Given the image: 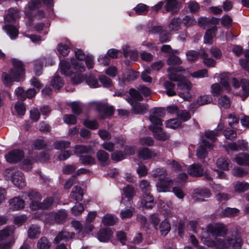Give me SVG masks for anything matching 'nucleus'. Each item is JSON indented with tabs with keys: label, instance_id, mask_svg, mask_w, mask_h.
Masks as SVG:
<instances>
[{
	"label": "nucleus",
	"instance_id": "obj_1",
	"mask_svg": "<svg viewBox=\"0 0 249 249\" xmlns=\"http://www.w3.org/2000/svg\"><path fill=\"white\" fill-rule=\"evenodd\" d=\"M13 68L9 73L3 72L1 75V80L3 84L7 87L12 86L14 81H19L23 77L24 74V68L23 63L15 59H11Z\"/></svg>",
	"mask_w": 249,
	"mask_h": 249
},
{
	"label": "nucleus",
	"instance_id": "obj_2",
	"mask_svg": "<svg viewBox=\"0 0 249 249\" xmlns=\"http://www.w3.org/2000/svg\"><path fill=\"white\" fill-rule=\"evenodd\" d=\"M242 245L241 239L239 237L229 239L226 242L221 239L216 238L215 240L208 244L210 247H215L220 249H240Z\"/></svg>",
	"mask_w": 249,
	"mask_h": 249
},
{
	"label": "nucleus",
	"instance_id": "obj_3",
	"mask_svg": "<svg viewBox=\"0 0 249 249\" xmlns=\"http://www.w3.org/2000/svg\"><path fill=\"white\" fill-rule=\"evenodd\" d=\"M221 80L220 84L214 83L211 85V92L213 96H217L223 92L224 89H226L228 92L231 91L229 82L228 77L225 74L221 75Z\"/></svg>",
	"mask_w": 249,
	"mask_h": 249
},
{
	"label": "nucleus",
	"instance_id": "obj_4",
	"mask_svg": "<svg viewBox=\"0 0 249 249\" xmlns=\"http://www.w3.org/2000/svg\"><path fill=\"white\" fill-rule=\"evenodd\" d=\"M178 93L179 97L186 101H189L192 99V95L190 93L192 89V83L187 79L183 80V81L178 83Z\"/></svg>",
	"mask_w": 249,
	"mask_h": 249
},
{
	"label": "nucleus",
	"instance_id": "obj_5",
	"mask_svg": "<svg viewBox=\"0 0 249 249\" xmlns=\"http://www.w3.org/2000/svg\"><path fill=\"white\" fill-rule=\"evenodd\" d=\"M165 111L161 108L156 107L152 109L149 117V120L152 124L151 125L161 126L162 125L161 118L164 116Z\"/></svg>",
	"mask_w": 249,
	"mask_h": 249
},
{
	"label": "nucleus",
	"instance_id": "obj_6",
	"mask_svg": "<svg viewBox=\"0 0 249 249\" xmlns=\"http://www.w3.org/2000/svg\"><path fill=\"white\" fill-rule=\"evenodd\" d=\"M212 102L213 98L211 95H200L193 103L190 105L189 109L191 111L194 112L200 106L210 104Z\"/></svg>",
	"mask_w": 249,
	"mask_h": 249
},
{
	"label": "nucleus",
	"instance_id": "obj_7",
	"mask_svg": "<svg viewBox=\"0 0 249 249\" xmlns=\"http://www.w3.org/2000/svg\"><path fill=\"white\" fill-rule=\"evenodd\" d=\"M207 231L216 236H224L227 232L225 226L222 223L214 225L209 224L207 227Z\"/></svg>",
	"mask_w": 249,
	"mask_h": 249
},
{
	"label": "nucleus",
	"instance_id": "obj_8",
	"mask_svg": "<svg viewBox=\"0 0 249 249\" xmlns=\"http://www.w3.org/2000/svg\"><path fill=\"white\" fill-rule=\"evenodd\" d=\"M97 109L100 114V118L105 119L113 114L114 109L113 107L107 104H99Z\"/></svg>",
	"mask_w": 249,
	"mask_h": 249
},
{
	"label": "nucleus",
	"instance_id": "obj_9",
	"mask_svg": "<svg viewBox=\"0 0 249 249\" xmlns=\"http://www.w3.org/2000/svg\"><path fill=\"white\" fill-rule=\"evenodd\" d=\"M212 144L205 140L204 137H201V143L198 147L196 151L197 157L199 159H204L207 154V149H210Z\"/></svg>",
	"mask_w": 249,
	"mask_h": 249
},
{
	"label": "nucleus",
	"instance_id": "obj_10",
	"mask_svg": "<svg viewBox=\"0 0 249 249\" xmlns=\"http://www.w3.org/2000/svg\"><path fill=\"white\" fill-rule=\"evenodd\" d=\"M28 196L31 200L30 208L33 210L38 209V206L41 199L40 194L36 191H31L28 193Z\"/></svg>",
	"mask_w": 249,
	"mask_h": 249
},
{
	"label": "nucleus",
	"instance_id": "obj_11",
	"mask_svg": "<svg viewBox=\"0 0 249 249\" xmlns=\"http://www.w3.org/2000/svg\"><path fill=\"white\" fill-rule=\"evenodd\" d=\"M148 128L153 133L154 137L156 139L166 141L169 137V135L163 131L161 126L149 125Z\"/></svg>",
	"mask_w": 249,
	"mask_h": 249
},
{
	"label": "nucleus",
	"instance_id": "obj_12",
	"mask_svg": "<svg viewBox=\"0 0 249 249\" xmlns=\"http://www.w3.org/2000/svg\"><path fill=\"white\" fill-rule=\"evenodd\" d=\"M13 184L19 188H22L26 185L25 179L22 173L19 171L15 172L11 177Z\"/></svg>",
	"mask_w": 249,
	"mask_h": 249
},
{
	"label": "nucleus",
	"instance_id": "obj_13",
	"mask_svg": "<svg viewBox=\"0 0 249 249\" xmlns=\"http://www.w3.org/2000/svg\"><path fill=\"white\" fill-rule=\"evenodd\" d=\"M24 153L22 150H14L5 155L6 160L9 163H16L19 161L23 157Z\"/></svg>",
	"mask_w": 249,
	"mask_h": 249
},
{
	"label": "nucleus",
	"instance_id": "obj_14",
	"mask_svg": "<svg viewBox=\"0 0 249 249\" xmlns=\"http://www.w3.org/2000/svg\"><path fill=\"white\" fill-rule=\"evenodd\" d=\"M141 205L143 209H152L155 205L154 197L150 193L144 194L141 199Z\"/></svg>",
	"mask_w": 249,
	"mask_h": 249
},
{
	"label": "nucleus",
	"instance_id": "obj_15",
	"mask_svg": "<svg viewBox=\"0 0 249 249\" xmlns=\"http://www.w3.org/2000/svg\"><path fill=\"white\" fill-rule=\"evenodd\" d=\"M224 129L223 124L220 123L217 127V129L213 131H207L204 133V136L213 142L215 141L216 137L220 134L221 131Z\"/></svg>",
	"mask_w": 249,
	"mask_h": 249
},
{
	"label": "nucleus",
	"instance_id": "obj_16",
	"mask_svg": "<svg viewBox=\"0 0 249 249\" xmlns=\"http://www.w3.org/2000/svg\"><path fill=\"white\" fill-rule=\"evenodd\" d=\"M158 156V154L154 151L147 148H141L138 152V156L143 160L150 159Z\"/></svg>",
	"mask_w": 249,
	"mask_h": 249
},
{
	"label": "nucleus",
	"instance_id": "obj_17",
	"mask_svg": "<svg viewBox=\"0 0 249 249\" xmlns=\"http://www.w3.org/2000/svg\"><path fill=\"white\" fill-rule=\"evenodd\" d=\"M173 184L172 180L168 178H160L157 183V190L159 192H165Z\"/></svg>",
	"mask_w": 249,
	"mask_h": 249
},
{
	"label": "nucleus",
	"instance_id": "obj_18",
	"mask_svg": "<svg viewBox=\"0 0 249 249\" xmlns=\"http://www.w3.org/2000/svg\"><path fill=\"white\" fill-rule=\"evenodd\" d=\"M10 209L17 211L22 209L24 206V201L19 197H15L9 201Z\"/></svg>",
	"mask_w": 249,
	"mask_h": 249
},
{
	"label": "nucleus",
	"instance_id": "obj_19",
	"mask_svg": "<svg viewBox=\"0 0 249 249\" xmlns=\"http://www.w3.org/2000/svg\"><path fill=\"white\" fill-rule=\"evenodd\" d=\"M210 196V192L207 189L196 190L193 194V198L196 201H204L206 198H208Z\"/></svg>",
	"mask_w": 249,
	"mask_h": 249
},
{
	"label": "nucleus",
	"instance_id": "obj_20",
	"mask_svg": "<svg viewBox=\"0 0 249 249\" xmlns=\"http://www.w3.org/2000/svg\"><path fill=\"white\" fill-rule=\"evenodd\" d=\"M75 234L74 232H70L66 230H63L57 235L54 239V242L57 243L62 240H68L73 238Z\"/></svg>",
	"mask_w": 249,
	"mask_h": 249
},
{
	"label": "nucleus",
	"instance_id": "obj_21",
	"mask_svg": "<svg viewBox=\"0 0 249 249\" xmlns=\"http://www.w3.org/2000/svg\"><path fill=\"white\" fill-rule=\"evenodd\" d=\"M112 234L113 232L110 229H103L99 231L97 234V237L101 242H107L110 239Z\"/></svg>",
	"mask_w": 249,
	"mask_h": 249
},
{
	"label": "nucleus",
	"instance_id": "obj_22",
	"mask_svg": "<svg viewBox=\"0 0 249 249\" xmlns=\"http://www.w3.org/2000/svg\"><path fill=\"white\" fill-rule=\"evenodd\" d=\"M233 161L239 165L249 166V155L247 153H240L235 156Z\"/></svg>",
	"mask_w": 249,
	"mask_h": 249
},
{
	"label": "nucleus",
	"instance_id": "obj_23",
	"mask_svg": "<svg viewBox=\"0 0 249 249\" xmlns=\"http://www.w3.org/2000/svg\"><path fill=\"white\" fill-rule=\"evenodd\" d=\"M188 172L191 176L200 177L203 175V169L199 164H194L189 167Z\"/></svg>",
	"mask_w": 249,
	"mask_h": 249
},
{
	"label": "nucleus",
	"instance_id": "obj_24",
	"mask_svg": "<svg viewBox=\"0 0 249 249\" xmlns=\"http://www.w3.org/2000/svg\"><path fill=\"white\" fill-rule=\"evenodd\" d=\"M174 70L173 67H171L168 68L167 71L168 73V77L169 79L171 81L178 82V83L186 79L184 76L176 74L175 73L176 71Z\"/></svg>",
	"mask_w": 249,
	"mask_h": 249
},
{
	"label": "nucleus",
	"instance_id": "obj_25",
	"mask_svg": "<svg viewBox=\"0 0 249 249\" xmlns=\"http://www.w3.org/2000/svg\"><path fill=\"white\" fill-rule=\"evenodd\" d=\"M96 155L98 160L102 165L105 166L108 164L109 155L107 152L104 150H100L97 152Z\"/></svg>",
	"mask_w": 249,
	"mask_h": 249
},
{
	"label": "nucleus",
	"instance_id": "obj_26",
	"mask_svg": "<svg viewBox=\"0 0 249 249\" xmlns=\"http://www.w3.org/2000/svg\"><path fill=\"white\" fill-rule=\"evenodd\" d=\"M50 216L54 218V220L58 224L64 222L67 216V214L65 210L59 211L57 213H51Z\"/></svg>",
	"mask_w": 249,
	"mask_h": 249
},
{
	"label": "nucleus",
	"instance_id": "obj_27",
	"mask_svg": "<svg viewBox=\"0 0 249 249\" xmlns=\"http://www.w3.org/2000/svg\"><path fill=\"white\" fill-rule=\"evenodd\" d=\"M178 53L177 50H174L172 54H170L167 60V64L169 65H180L182 61L176 54Z\"/></svg>",
	"mask_w": 249,
	"mask_h": 249
},
{
	"label": "nucleus",
	"instance_id": "obj_28",
	"mask_svg": "<svg viewBox=\"0 0 249 249\" xmlns=\"http://www.w3.org/2000/svg\"><path fill=\"white\" fill-rule=\"evenodd\" d=\"M83 196V190L78 186H74L71 191V196L77 201H80L82 200Z\"/></svg>",
	"mask_w": 249,
	"mask_h": 249
},
{
	"label": "nucleus",
	"instance_id": "obj_29",
	"mask_svg": "<svg viewBox=\"0 0 249 249\" xmlns=\"http://www.w3.org/2000/svg\"><path fill=\"white\" fill-rule=\"evenodd\" d=\"M216 31V28L215 26L206 31L204 38V43L209 44L213 43V36H215Z\"/></svg>",
	"mask_w": 249,
	"mask_h": 249
},
{
	"label": "nucleus",
	"instance_id": "obj_30",
	"mask_svg": "<svg viewBox=\"0 0 249 249\" xmlns=\"http://www.w3.org/2000/svg\"><path fill=\"white\" fill-rule=\"evenodd\" d=\"M40 233V227L36 225H31L28 231V235L30 239H36L37 238Z\"/></svg>",
	"mask_w": 249,
	"mask_h": 249
},
{
	"label": "nucleus",
	"instance_id": "obj_31",
	"mask_svg": "<svg viewBox=\"0 0 249 249\" xmlns=\"http://www.w3.org/2000/svg\"><path fill=\"white\" fill-rule=\"evenodd\" d=\"M160 231L161 235L165 236L171 230V225L169 221L165 219L160 225Z\"/></svg>",
	"mask_w": 249,
	"mask_h": 249
},
{
	"label": "nucleus",
	"instance_id": "obj_32",
	"mask_svg": "<svg viewBox=\"0 0 249 249\" xmlns=\"http://www.w3.org/2000/svg\"><path fill=\"white\" fill-rule=\"evenodd\" d=\"M19 17V12L17 9L10 8L8 10V13L6 16L4 18L5 21L12 22L14 21L17 18Z\"/></svg>",
	"mask_w": 249,
	"mask_h": 249
},
{
	"label": "nucleus",
	"instance_id": "obj_33",
	"mask_svg": "<svg viewBox=\"0 0 249 249\" xmlns=\"http://www.w3.org/2000/svg\"><path fill=\"white\" fill-rule=\"evenodd\" d=\"M75 153L77 154L85 153L93 154L94 152L89 146H87L82 145H77L75 146Z\"/></svg>",
	"mask_w": 249,
	"mask_h": 249
},
{
	"label": "nucleus",
	"instance_id": "obj_34",
	"mask_svg": "<svg viewBox=\"0 0 249 249\" xmlns=\"http://www.w3.org/2000/svg\"><path fill=\"white\" fill-rule=\"evenodd\" d=\"M200 55L203 57V62L204 64L208 67H214L216 64L215 61L212 58H209L208 54L204 50H201L200 52Z\"/></svg>",
	"mask_w": 249,
	"mask_h": 249
},
{
	"label": "nucleus",
	"instance_id": "obj_35",
	"mask_svg": "<svg viewBox=\"0 0 249 249\" xmlns=\"http://www.w3.org/2000/svg\"><path fill=\"white\" fill-rule=\"evenodd\" d=\"M3 29L6 30L7 33L10 36L11 38H15L18 35V30L16 27L7 24L3 26Z\"/></svg>",
	"mask_w": 249,
	"mask_h": 249
},
{
	"label": "nucleus",
	"instance_id": "obj_36",
	"mask_svg": "<svg viewBox=\"0 0 249 249\" xmlns=\"http://www.w3.org/2000/svg\"><path fill=\"white\" fill-rule=\"evenodd\" d=\"M135 13L138 15H145L149 11V7L143 3H139L134 8Z\"/></svg>",
	"mask_w": 249,
	"mask_h": 249
},
{
	"label": "nucleus",
	"instance_id": "obj_37",
	"mask_svg": "<svg viewBox=\"0 0 249 249\" xmlns=\"http://www.w3.org/2000/svg\"><path fill=\"white\" fill-rule=\"evenodd\" d=\"M60 71L62 74L68 76L71 74L69 62L66 60H61L60 63Z\"/></svg>",
	"mask_w": 249,
	"mask_h": 249
},
{
	"label": "nucleus",
	"instance_id": "obj_38",
	"mask_svg": "<svg viewBox=\"0 0 249 249\" xmlns=\"http://www.w3.org/2000/svg\"><path fill=\"white\" fill-rule=\"evenodd\" d=\"M230 160L226 158L221 157L218 159L216 164L217 167L224 170H228Z\"/></svg>",
	"mask_w": 249,
	"mask_h": 249
},
{
	"label": "nucleus",
	"instance_id": "obj_39",
	"mask_svg": "<svg viewBox=\"0 0 249 249\" xmlns=\"http://www.w3.org/2000/svg\"><path fill=\"white\" fill-rule=\"evenodd\" d=\"M123 193L125 196L130 200L136 195V191L132 186L128 185L124 188Z\"/></svg>",
	"mask_w": 249,
	"mask_h": 249
},
{
	"label": "nucleus",
	"instance_id": "obj_40",
	"mask_svg": "<svg viewBox=\"0 0 249 249\" xmlns=\"http://www.w3.org/2000/svg\"><path fill=\"white\" fill-rule=\"evenodd\" d=\"M181 21L179 18H174L168 25L170 31H177L180 28Z\"/></svg>",
	"mask_w": 249,
	"mask_h": 249
},
{
	"label": "nucleus",
	"instance_id": "obj_41",
	"mask_svg": "<svg viewBox=\"0 0 249 249\" xmlns=\"http://www.w3.org/2000/svg\"><path fill=\"white\" fill-rule=\"evenodd\" d=\"M164 86L166 89V93L169 96H172L177 94L174 90L175 85L169 81H166L164 83Z\"/></svg>",
	"mask_w": 249,
	"mask_h": 249
},
{
	"label": "nucleus",
	"instance_id": "obj_42",
	"mask_svg": "<svg viewBox=\"0 0 249 249\" xmlns=\"http://www.w3.org/2000/svg\"><path fill=\"white\" fill-rule=\"evenodd\" d=\"M51 245L48 239L45 237H41L37 242V248L38 249H49Z\"/></svg>",
	"mask_w": 249,
	"mask_h": 249
},
{
	"label": "nucleus",
	"instance_id": "obj_43",
	"mask_svg": "<svg viewBox=\"0 0 249 249\" xmlns=\"http://www.w3.org/2000/svg\"><path fill=\"white\" fill-rule=\"evenodd\" d=\"M218 103L220 107L225 108H228L231 106L230 100L229 97L225 95H221L219 98Z\"/></svg>",
	"mask_w": 249,
	"mask_h": 249
},
{
	"label": "nucleus",
	"instance_id": "obj_44",
	"mask_svg": "<svg viewBox=\"0 0 249 249\" xmlns=\"http://www.w3.org/2000/svg\"><path fill=\"white\" fill-rule=\"evenodd\" d=\"M239 211L235 208H227L222 211L221 214L223 216L234 217L237 216Z\"/></svg>",
	"mask_w": 249,
	"mask_h": 249
},
{
	"label": "nucleus",
	"instance_id": "obj_45",
	"mask_svg": "<svg viewBox=\"0 0 249 249\" xmlns=\"http://www.w3.org/2000/svg\"><path fill=\"white\" fill-rule=\"evenodd\" d=\"M148 107L147 104L137 103L133 106V111L136 114H142L146 112Z\"/></svg>",
	"mask_w": 249,
	"mask_h": 249
},
{
	"label": "nucleus",
	"instance_id": "obj_46",
	"mask_svg": "<svg viewBox=\"0 0 249 249\" xmlns=\"http://www.w3.org/2000/svg\"><path fill=\"white\" fill-rule=\"evenodd\" d=\"M249 189V184L245 182H238L234 186V191L238 193L244 192Z\"/></svg>",
	"mask_w": 249,
	"mask_h": 249
},
{
	"label": "nucleus",
	"instance_id": "obj_47",
	"mask_svg": "<svg viewBox=\"0 0 249 249\" xmlns=\"http://www.w3.org/2000/svg\"><path fill=\"white\" fill-rule=\"evenodd\" d=\"M79 160L83 164L90 165L95 163V159L90 155H82L80 157Z\"/></svg>",
	"mask_w": 249,
	"mask_h": 249
},
{
	"label": "nucleus",
	"instance_id": "obj_48",
	"mask_svg": "<svg viewBox=\"0 0 249 249\" xmlns=\"http://www.w3.org/2000/svg\"><path fill=\"white\" fill-rule=\"evenodd\" d=\"M232 174L236 177L242 178L248 174V171L239 167H234L232 170Z\"/></svg>",
	"mask_w": 249,
	"mask_h": 249
},
{
	"label": "nucleus",
	"instance_id": "obj_49",
	"mask_svg": "<svg viewBox=\"0 0 249 249\" xmlns=\"http://www.w3.org/2000/svg\"><path fill=\"white\" fill-rule=\"evenodd\" d=\"M87 84L91 88H95L99 86L97 79L92 75H89L86 79Z\"/></svg>",
	"mask_w": 249,
	"mask_h": 249
},
{
	"label": "nucleus",
	"instance_id": "obj_50",
	"mask_svg": "<svg viewBox=\"0 0 249 249\" xmlns=\"http://www.w3.org/2000/svg\"><path fill=\"white\" fill-rule=\"evenodd\" d=\"M102 222L105 225L112 226L116 223V219L112 215L107 214L103 217Z\"/></svg>",
	"mask_w": 249,
	"mask_h": 249
},
{
	"label": "nucleus",
	"instance_id": "obj_51",
	"mask_svg": "<svg viewBox=\"0 0 249 249\" xmlns=\"http://www.w3.org/2000/svg\"><path fill=\"white\" fill-rule=\"evenodd\" d=\"M223 134L226 139L234 140L237 137V133L235 130L230 128H227L223 131Z\"/></svg>",
	"mask_w": 249,
	"mask_h": 249
},
{
	"label": "nucleus",
	"instance_id": "obj_52",
	"mask_svg": "<svg viewBox=\"0 0 249 249\" xmlns=\"http://www.w3.org/2000/svg\"><path fill=\"white\" fill-rule=\"evenodd\" d=\"M165 124L167 127L176 129L180 126L181 122L178 119H173L167 121Z\"/></svg>",
	"mask_w": 249,
	"mask_h": 249
},
{
	"label": "nucleus",
	"instance_id": "obj_53",
	"mask_svg": "<svg viewBox=\"0 0 249 249\" xmlns=\"http://www.w3.org/2000/svg\"><path fill=\"white\" fill-rule=\"evenodd\" d=\"M53 202V198L52 197H48L42 203H40L38 209H46L51 206Z\"/></svg>",
	"mask_w": 249,
	"mask_h": 249
},
{
	"label": "nucleus",
	"instance_id": "obj_54",
	"mask_svg": "<svg viewBox=\"0 0 249 249\" xmlns=\"http://www.w3.org/2000/svg\"><path fill=\"white\" fill-rule=\"evenodd\" d=\"M138 74L132 70H128L124 75V79L127 81H133L137 78Z\"/></svg>",
	"mask_w": 249,
	"mask_h": 249
},
{
	"label": "nucleus",
	"instance_id": "obj_55",
	"mask_svg": "<svg viewBox=\"0 0 249 249\" xmlns=\"http://www.w3.org/2000/svg\"><path fill=\"white\" fill-rule=\"evenodd\" d=\"M199 54H200V52L198 53L194 50L189 51L186 53L188 60L191 62L196 61L198 59Z\"/></svg>",
	"mask_w": 249,
	"mask_h": 249
},
{
	"label": "nucleus",
	"instance_id": "obj_56",
	"mask_svg": "<svg viewBox=\"0 0 249 249\" xmlns=\"http://www.w3.org/2000/svg\"><path fill=\"white\" fill-rule=\"evenodd\" d=\"M134 212V208L125 209L121 211L120 216L123 219L129 218L132 216Z\"/></svg>",
	"mask_w": 249,
	"mask_h": 249
},
{
	"label": "nucleus",
	"instance_id": "obj_57",
	"mask_svg": "<svg viewBox=\"0 0 249 249\" xmlns=\"http://www.w3.org/2000/svg\"><path fill=\"white\" fill-rule=\"evenodd\" d=\"M71 63L73 68L76 71L81 72L85 71V67L82 63L78 62L74 59H72Z\"/></svg>",
	"mask_w": 249,
	"mask_h": 249
},
{
	"label": "nucleus",
	"instance_id": "obj_58",
	"mask_svg": "<svg viewBox=\"0 0 249 249\" xmlns=\"http://www.w3.org/2000/svg\"><path fill=\"white\" fill-rule=\"evenodd\" d=\"M84 208L81 203H76L71 208V213L75 216L79 215L84 211Z\"/></svg>",
	"mask_w": 249,
	"mask_h": 249
},
{
	"label": "nucleus",
	"instance_id": "obj_59",
	"mask_svg": "<svg viewBox=\"0 0 249 249\" xmlns=\"http://www.w3.org/2000/svg\"><path fill=\"white\" fill-rule=\"evenodd\" d=\"M139 187L142 191L144 194L149 193L148 192L151 190L150 183L147 180H141L140 182Z\"/></svg>",
	"mask_w": 249,
	"mask_h": 249
},
{
	"label": "nucleus",
	"instance_id": "obj_60",
	"mask_svg": "<svg viewBox=\"0 0 249 249\" xmlns=\"http://www.w3.org/2000/svg\"><path fill=\"white\" fill-rule=\"evenodd\" d=\"M52 86L56 89H59L63 87V82L61 78L58 76H55L52 81Z\"/></svg>",
	"mask_w": 249,
	"mask_h": 249
},
{
	"label": "nucleus",
	"instance_id": "obj_61",
	"mask_svg": "<svg viewBox=\"0 0 249 249\" xmlns=\"http://www.w3.org/2000/svg\"><path fill=\"white\" fill-rule=\"evenodd\" d=\"M57 51L60 54L65 56L69 53L70 48L67 45L59 44L57 46Z\"/></svg>",
	"mask_w": 249,
	"mask_h": 249
},
{
	"label": "nucleus",
	"instance_id": "obj_62",
	"mask_svg": "<svg viewBox=\"0 0 249 249\" xmlns=\"http://www.w3.org/2000/svg\"><path fill=\"white\" fill-rule=\"evenodd\" d=\"M139 143L142 145L148 146H152L154 144V141L152 138L149 137H143L139 140Z\"/></svg>",
	"mask_w": 249,
	"mask_h": 249
},
{
	"label": "nucleus",
	"instance_id": "obj_63",
	"mask_svg": "<svg viewBox=\"0 0 249 249\" xmlns=\"http://www.w3.org/2000/svg\"><path fill=\"white\" fill-rule=\"evenodd\" d=\"M182 22L185 26L189 27L195 25L196 21L193 17L186 16L183 18Z\"/></svg>",
	"mask_w": 249,
	"mask_h": 249
},
{
	"label": "nucleus",
	"instance_id": "obj_64",
	"mask_svg": "<svg viewBox=\"0 0 249 249\" xmlns=\"http://www.w3.org/2000/svg\"><path fill=\"white\" fill-rule=\"evenodd\" d=\"M71 107L72 112L79 115L81 113L82 110V105L78 102H73L71 104Z\"/></svg>",
	"mask_w": 249,
	"mask_h": 249
}]
</instances>
